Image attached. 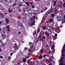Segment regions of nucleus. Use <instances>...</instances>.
Segmentation results:
<instances>
[{"label":"nucleus","mask_w":65,"mask_h":65,"mask_svg":"<svg viewBox=\"0 0 65 65\" xmlns=\"http://www.w3.org/2000/svg\"><path fill=\"white\" fill-rule=\"evenodd\" d=\"M29 22V26L34 25L35 24V21L34 20H32L31 19H30Z\"/></svg>","instance_id":"f257e3e1"},{"label":"nucleus","mask_w":65,"mask_h":65,"mask_svg":"<svg viewBox=\"0 0 65 65\" xmlns=\"http://www.w3.org/2000/svg\"><path fill=\"white\" fill-rule=\"evenodd\" d=\"M13 47L15 50H18L19 48V47L18 46L17 43H15Z\"/></svg>","instance_id":"f03ea898"},{"label":"nucleus","mask_w":65,"mask_h":65,"mask_svg":"<svg viewBox=\"0 0 65 65\" xmlns=\"http://www.w3.org/2000/svg\"><path fill=\"white\" fill-rule=\"evenodd\" d=\"M56 19L57 21H60L62 20V17L60 16H58L57 17Z\"/></svg>","instance_id":"7ed1b4c3"},{"label":"nucleus","mask_w":65,"mask_h":65,"mask_svg":"<svg viewBox=\"0 0 65 65\" xmlns=\"http://www.w3.org/2000/svg\"><path fill=\"white\" fill-rule=\"evenodd\" d=\"M28 48L25 47L24 48V50L23 52V53H24L25 54V53H27V52H28L27 51H28Z\"/></svg>","instance_id":"20e7f679"},{"label":"nucleus","mask_w":65,"mask_h":65,"mask_svg":"<svg viewBox=\"0 0 65 65\" xmlns=\"http://www.w3.org/2000/svg\"><path fill=\"white\" fill-rule=\"evenodd\" d=\"M7 30L8 31H10V29H9V25H8L7 26Z\"/></svg>","instance_id":"39448f33"},{"label":"nucleus","mask_w":65,"mask_h":65,"mask_svg":"<svg viewBox=\"0 0 65 65\" xmlns=\"http://www.w3.org/2000/svg\"><path fill=\"white\" fill-rule=\"evenodd\" d=\"M49 61L50 62V63H51V62H52V61H53L52 60V59H51V58H53V57L52 56H50V57H49Z\"/></svg>","instance_id":"423d86ee"},{"label":"nucleus","mask_w":65,"mask_h":65,"mask_svg":"<svg viewBox=\"0 0 65 65\" xmlns=\"http://www.w3.org/2000/svg\"><path fill=\"white\" fill-rule=\"evenodd\" d=\"M16 4H17V3L15 2H12V5L13 6L16 5Z\"/></svg>","instance_id":"0eeeda50"},{"label":"nucleus","mask_w":65,"mask_h":65,"mask_svg":"<svg viewBox=\"0 0 65 65\" xmlns=\"http://www.w3.org/2000/svg\"><path fill=\"white\" fill-rule=\"evenodd\" d=\"M54 13L55 14H57L58 13V10L57 9H56L55 10V11H54Z\"/></svg>","instance_id":"6e6552de"},{"label":"nucleus","mask_w":65,"mask_h":65,"mask_svg":"<svg viewBox=\"0 0 65 65\" xmlns=\"http://www.w3.org/2000/svg\"><path fill=\"white\" fill-rule=\"evenodd\" d=\"M50 10L49 11H48L46 14L45 15H47L50 13Z\"/></svg>","instance_id":"1a4fd4ad"},{"label":"nucleus","mask_w":65,"mask_h":65,"mask_svg":"<svg viewBox=\"0 0 65 65\" xmlns=\"http://www.w3.org/2000/svg\"><path fill=\"white\" fill-rule=\"evenodd\" d=\"M0 16H1L3 18H4V15L3 13L0 14Z\"/></svg>","instance_id":"9d476101"},{"label":"nucleus","mask_w":65,"mask_h":65,"mask_svg":"<svg viewBox=\"0 0 65 65\" xmlns=\"http://www.w3.org/2000/svg\"><path fill=\"white\" fill-rule=\"evenodd\" d=\"M45 34L46 35H47V36H49V34L48 33V32H47V31L45 32Z\"/></svg>","instance_id":"9b49d317"},{"label":"nucleus","mask_w":65,"mask_h":65,"mask_svg":"<svg viewBox=\"0 0 65 65\" xmlns=\"http://www.w3.org/2000/svg\"><path fill=\"white\" fill-rule=\"evenodd\" d=\"M45 9L44 8H42V9L41 10V11L42 12H44Z\"/></svg>","instance_id":"f8f14e48"},{"label":"nucleus","mask_w":65,"mask_h":65,"mask_svg":"<svg viewBox=\"0 0 65 65\" xmlns=\"http://www.w3.org/2000/svg\"><path fill=\"white\" fill-rule=\"evenodd\" d=\"M6 21L7 22V23H9V20L7 18H6L5 19Z\"/></svg>","instance_id":"ddd939ff"},{"label":"nucleus","mask_w":65,"mask_h":65,"mask_svg":"<svg viewBox=\"0 0 65 65\" xmlns=\"http://www.w3.org/2000/svg\"><path fill=\"white\" fill-rule=\"evenodd\" d=\"M30 56H31V55H30V54H28V56H26L25 57V58L26 59H28V58H29V57H30Z\"/></svg>","instance_id":"4468645a"},{"label":"nucleus","mask_w":65,"mask_h":65,"mask_svg":"<svg viewBox=\"0 0 65 65\" xmlns=\"http://www.w3.org/2000/svg\"><path fill=\"white\" fill-rule=\"evenodd\" d=\"M41 37H42V35H41V34L40 33V34L39 36L38 37V38H41Z\"/></svg>","instance_id":"2eb2a0df"},{"label":"nucleus","mask_w":65,"mask_h":65,"mask_svg":"<svg viewBox=\"0 0 65 65\" xmlns=\"http://www.w3.org/2000/svg\"><path fill=\"white\" fill-rule=\"evenodd\" d=\"M1 9L3 11H5V9L4 8H1Z\"/></svg>","instance_id":"dca6fc26"},{"label":"nucleus","mask_w":65,"mask_h":65,"mask_svg":"<svg viewBox=\"0 0 65 65\" xmlns=\"http://www.w3.org/2000/svg\"><path fill=\"white\" fill-rule=\"evenodd\" d=\"M57 3V1L54 2V6L56 5V3Z\"/></svg>","instance_id":"f3484780"},{"label":"nucleus","mask_w":65,"mask_h":65,"mask_svg":"<svg viewBox=\"0 0 65 65\" xmlns=\"http://www.w3.org/2000/svg\"><path fill=\"white\" fill-rule=\"evenodd\" d=\"M57 34H56L54 36V38L56 39V38H57Z\"/></svg>","instance_id":"a211bd4d"},{"label":"nucleus","mask_w":65,"mask_h":65,"mask_svg":"<svg viewBox=\"0 0 65 65\" xmlns=\"http://www.w3.org/2000/svg\"><path fill=\"white\" fill-rule=\"evenodd\" d=\"M26 61V59L24 58L23 59V62H25Z\"/></svg>","instance_id":"6ab92c4d"},{"label":"nucleus","mask_w":65,"mask_h":65,"mask_svg":"<svg viewBox=\"0 0 65 65\" xmlns=\"http://www.w3.org/2000/svg\"><path fill=\"white\" fill-rule=\"evenodd\" d=\"M3 31H6V29H6V28L4 27H3Z\"/></svg>","instance_id":"aec40b11"},{"label":"nucleus","mask_w":65,"mask_h":65,"mask_svg":"<svg viewBox=\"0 0 65 65\" xmlns=\"http://www.w3.org/2000/svg\"><path fill=\"white\" fill-rule=\"evenodd\" d=\"M64 22H65V20H62L61 22L62 23V24H64Z\"/></svg>","instance_id":"412c9836"},{"label":"nucleus","mask_w":65,"mask_h":65,"mask_svg":"<svg viewBox=\"0 0 65 65\" xmlns=\"http://www.w3.org/2000/svg\"><path fill=\"white\" fill-rule=\"evenodd\" d=\"M8 11L9 12H11V9H9L8 10Z\"/></svg>","instance_id":"4be33fe9"},{"label":"nucleus","mask_w":65,"mask_h":65,"mask_svg":"<svg viewBox=\"0 0 65 65\" xmlns=\"http://www.w3.org/2000/svg\"><path fill=\"white\" fill-rule=\"evenodd\" d=\"M46 29V27H45V26H43V30H45Z\"/></svg>","instance_id":"5701e85b"},{"label":"nucleus","mask_w":65,"mask_h":65,"mask_svg":"<svg viewBox=\"0 0 65 65\" xmlns=\"http://www.w3.org/2000/svg\"><path fill=\"white\" fill-rule=\"evenodd\" d=\"M18 26H21L22 25L20 23H19L18 24Z\"/></svg>","instance_id":"b1692460"},{"label":"nucleus","mask_w":65,"mask_h":65,"mask_svg":"<svg viewBox=\"0 0 65 65\" xmlns=\"http://www.w3.org/2000/svg\"><path fill=\"white\" fill-rule=\"evenodd\" d=\"M10 58H11V56H9V57L8 58V60H10Z\"/></svg>","instance_id":"393cba45"},{"label":"nucleus","mask_w":65,"mask_h":65,"mask_svg":"<svg viewBox=\"0 0 65 65\" xmlns=\"http://www.w3.org/2000/svg\"><path fill=\"white\" fill-rule=\"evenodd\" d=\"M49 53L50 54H52V55L53 56V53L52 52L51 53L50 52H49Z\"/></svg>","instance_id":"a878e982"},{"label":"nucleus","mask_w":65,"mask_h":65,"mask_svg":"<svg viewBox=\"0 0 65 65\" xmlns=\"http://www.w3.org/2000/svg\"><path fill=\"white\" fill-rule=\"evenodd\" d=\"M2 45L3 46V47H4V46H5V44L4 43H2Z\"/></svg>","instance_id":"bb28decb"},{"label":"nucleus","mask_w":65,"mask_h":65,"mask_svg":"<svg viewBox=\"0 0 65 65\" xmlns=\"http://www.w3.org/2000/svg\"><path fill=\"white\" fill-rule=\"evenodd\" d=\"M54 48H55V46H54V45H53L52 47V49H54Z\"/></svg>","instance_id":"cd10ccee"},{"label":"nucleus","mask_w":65,"mask_h":65,"mask_svg":"<svg viewBox=\"0 0 65 65\" xmlns=\"http://www.w3.org/2000/svg\"><path fill=\"white\" fill-rule=\"evenodd\" d=\"M43 49H42L40 51V52H41V53H43Z\"/></svg>","instance_id":"c85d7f7f"},{"label":"nucleus","mask_w":65,"mask_h":65,"mask_svg":"<svg viewBox=\"0 0 65 65\" xmlns=\"http://www.w3.org/2000/svg\"><path fill=\"white\" fill-rule=\"evenodd\" d=\"M42 58V56L41 55H40L39 57V58L40 59Z\"/></svg>","instance_id":"c756f323"},{"label":"nucleus","mask_w":65,"mask_h":65,"mask_svg":"<svg viewBox=\"0 0 65 65\" xmlns=\"http://www.w3.org/2000/svg\"><path fill=\"white\" fill-rule=\"evenodd\" d=\"M7 23H6V22H5V23H4V25H6Z\"/></svg>","instance_id":"7c9ffc66"},{"label":"nucleus","mask_w":65,"mask_h":65,"mask_svg":"<svg viewBox=\"0 0 65 65\" xmlns=\"http://www.w3.org/2000/svg\"><path fill=\"white\" fill-rule=\"evenodd\" d=\"M0 58L1 59H3V57L2 56H0Z\"/></svg>","instance_id":"2f4dec72"},{"label":"nucleus","mask_w":65,"mask_h":65,"mask_svg":"<svg viewBox=\"0 0 65 65\" xmlns=\"http://www.w3.org/2000/svg\"><path fill=\"white\" fill-rule=\"evenodd\" d=\"M32 44V43L31 42H29V45H31Z\"/></svg>","instance_id":"473e14b6"},{"label":"nucleus","mask_w":65,"mask_h":65,"mask_svg":"<svg viewBox=\"0 0 65 65\" xmlns=\"http://www.w3.org/2000/svg\"><path fill=\"white\" fill-rule=\"evenodd\" d=\"M13 55V53H11L10 54V56H12Z\"/></svg>","instance_id":"72a5a7b5"},{"label":"nucleus","mask_w":65,"mask_h":65,"mask_svg":"<svg viewBox=\"0 0 65 65\" xmlns=\"http://www.w3.org/2000/svg\"><path fill=\"white\" fill-rule=\"evenodd\" d=\"M52 21H53V19H51L50 21V22H52Z\"/></svg>","instance_id":"f704fd0d"},{"label":"nucleus","mask_w":65,"mask_h":65,"mask_svg":"<svg viewBox=\"0 0 65 65\" xmlns=\"http://www.w3.org/2000/svg\"><path fill=\"white\" fill-rule=\"evenodd\" d=\"M38 33H39V32H40V29H38Z\"/></svg>","instance_id":"c9c22d12"},{"label":"nucleus","mask_w":65,"mask_h":65,"mask_svg":"<svg viewBox=\"0 0 65 65\" xmlns=\"http://www.w3.org/2000/svg\"><path fill=\"white\" fill-rule=\"evenodd\" d=\"M40 40L41 41H43V39L42 38H41L40 39Z\"/></svg>","instance_id":"e433bc0d"},{"label":"nucleus","mask_w":65,"mask_h":65,"mask_svg":"<svg viewBox=\"0 0 65 65\" xmlns=\"http://www.w3.org/2000/svg\"><path fill=\"white\" fill-rule=\"evenodd\" d=\"M52 17H54V14H52Z\"/></svg>","instance_id":"4c0bfd02"},{"label":"nucleus","mask_w":65,"mask_h":65,"mask_svg":"<svg viewBox=\"0 0 65 65\" xmlns=\"http://www.w3.org/2000/svg\"><path fill=\"white\" fill-rule=\"evenodd\" d=\"M32 8H35V6H34V5L32 6Z\"/></svg>","instance_id":"58836bf2"},{"label":"nucleus","mask_w":65,"mask_h":65,"mask_svg":"<svg viewBox=\"0 0 65 65\" xmlns=\"http://www.w3.org/2000/svg\"><path fill=\"white\" fill-rule=\"evenodd\" d=\"M34 46L33 45H32L31 47V48H33Z\"/></svg>","instance_id":"ea45409f"},{"label":"nucleus","mask_w":65,"mask_h":65,"mask_svg":"<svg viewBox=\"0 0 65 65\" xmlns=\"http://www.w3.org/2000/svg\"><path fill=\"white\" fill-rule=\"evenodd\" d=\"M63 20H65V15H64L63 18Z\"/></svg>","instance_id":"a19ab883"},{"label":"nucleus","mask_w":65,"mask_h":65,"mask_svg":"<svg viewBox=\"0 0 65 65\" xmlns=\"http://www.w3.org/2000/svg\"><path fill=\"white\" fill-rule=\"evenodd\" d=\"M46 57V55H43V57L44 58H45Z\"/></svg>","instance_id":"79ce46f5"},{"label":"nucleus","mask_w":65,"mask_h":65,"mask_svg":"<svg viewBox=\"0 0 65 65\" xmlns=\"http://www.w3.org/2000/svg\"><path fill=\"white\" fill-rule=\"evenodd\" d=\"M33 19H34L35 20V17H34V16H33Z\"/></svg>","instance_id":"37998d69"},{"label":"nucleus","mask_w":65,"mask_h":65,"mask_svg":"<svg viewBox=\"0 0 65 65\" xmlns=\"http://www.w3.org/2000/svg\"><path fill=\"white\" fill-rule=\"evenodd\" d=\"M26 4L27 5L29 6V3H26Z\"/></svg>","instance_id":"c03bdc74"},{"label":"nucleus","mask_w":65,"mask_h":65,"mask_svg":"<svg viewBox=\"0 0 65 65\" xmlns=\"http://www.w3.org/2000/svg\"><path fill=\"white\" fill-rule=\"evenodd\" d=\"M50 11H53V9H50Z\"/></svg>","instance_id":"a18cd8bd"},{"label":"nucleus","mask_w":65,"mask_h":65,"mask_svg":"<svg viewBox=\"0 0 65 65\" xmlns=\"http://www.w3.org/2000/svg\"><path fill=\"white\" fill-rule=\"evenodd\" d=\"M41 64H42V65H43L44 64L43 63V62H42L41 63Z\"/></svg>","instance_id":"49530a36"},{"label":"nucleus","mask_w":65,"mask_h":65,"mask_svg":"<svg viewBox=\"0 0 65 65\" xmlns=\"http://www.w3.org/2000/svg\"><path fill=\"white\" fill-rule=\"evenodd\" d=\"M2 24V21H0V25Z\"/></svg>","instance_id":"de8ad7c7"},{"label":"nucleus","mask_w":65,"mask_h":65,"mask_svg":"<svg viewBox=\"0 0 65 65\" xmlns=\"http://www.w3.org/2000/svg\"><path fill=\"white\" fill-rule=\"evenodd\" d=\"M27 62L28 63H30V62L29 61H28Z\"/></svg>","instance_id":"09e8293b"},{"label":"nucleus","mask_w":65,"mask_h":65,"mask_svg":"<svg viewBox=\"0 0 65 65\" xmlns=\"http://www.w3.org/2000/svg\"><path fill=\"white\" fill-rule=\"evenodd\" d=\"M18 34H21V32H18Z\"/></svg>","instance_id":"8fccbe9b"},{"label":"nucleus","mask_w":65,"mask_h":65,"mask_svg":"<svg viewBox=\"0 0 65 65\" xmlns=\"http://www.w3.org/2000/svg\"><path fill=\"white\" fill-rule=\"evenodd\" d=\"M37 1H39L40 0H35Z\"/></svg>","instance_id":"3c124183"},{"label":"nucleus","mask_w":65,"mask_h":65,"mask_svg":"<svg viewBox=\"0 0 65 65\" xmlns=\"http://www.w3.org/2000/svg\"><path fill=\"white\" fill-rule=\"evenodd\" d=\"M2 30V29L1 28H0V31H1Z\"/></svg>","instance_id":"603ef678"},{"label":"nucleus","mask_w":65,"mask_h":65,"mask_svg":"<svg viewBox=\"0 0 65 65\" xmlns=\"http://www.w3.org/2000/svg\"><path fill=\"white\" fill-rule=\"evenodd\" d=\"M1 52V49L0 48V52Z\"/></svg>","instance_id":"864d4df0"},{"label":"nucleus","mask_w":65,"mask_h":65,"mask_svg":"<svg viewBox=\"0 0 65 65\" xmlns=\"http://www.w3.org/2000/svg\"><path fill=\"white\" fill-rule=\"evenodd\" d=\"M59 32H60V31L59 30H58V33H59Z\"/></svg>","instance_id":"5fc2aeb1"},{"label":"nucleus","mask_w":65,"mask_h":65,"mask_svg":"<svg viewBox=\"0 0 65 65\" xmlns=\"http://www.w3.org/2000/svg\"><path fill=\"white\" fill-rule=\"evenodd\" d=\"M25 18H26V17H23V19H25Z\"/></svg>","instance_id":"6e6d98bb"},{"label":"nucleus","mask_w":65,"mask_h":65,"mask_svg":"<svg viewBox=\"0 0 65 65\" xmlns=\"http://www.w3.org/2000/svg\"><path fill=\"white\" fill-rule=\"evenodd\" d=\"M43 38H45V37H44V36H43Z\"/></svg>","instance_id":"4d7b16f0"},{"label":"nucleus","mask_w":65,"mask_h":65,"mask_svg":"<svg viewBox=\"0 0 65 65\" xmlns=\"http://www.w3.org/2000/svg\"><path fill=\"white\" fill-rule=\"evenodd\" d=\"M34 34H36V32H34Z\"/></svg>","instance_id":"13d9d810"},{"label":"nucleus","mask_w":65,"mask_h":65,"mask_svg":"<svg viewBox=\"0 0 65 65\" xmlns=\"http://www.w3.org/2000/svg\"><path fill=\"white\" fill-rule=\"evenodd\" d=\"M37 11V12H38V10H37V11Z\"/></svg>","instance_id":"bf43d9fd"},{"label":"nucleus","mask_w":65,"mask_h":65,"mask_svg":"<svg viewBox=\"0 0 65 65\" xmlns=\"http://www.w3.org/2000/svg\"><path fill=\"white\" fill-rule=\"evenodd\" d=\"M24 65H27L26 64H25V63H24Z\"/></svg>","instance_id":"052dcab7"},{"label":"nucleus","mask_w":65,"mask_h":65,"mask_svg":"<svg viewBox=\"0 0 65 65\" xmlns=\"http://www.w3.org/2000/svg\"><path fill=\"white\" fill-rule=\"evenodd\" d=\"M64 5H65V2L64 3Z\"/></svg>","instance_id":"680f3d73"},{"label":"nucleus","mask_w":65,"mask_h":65,"mask_svg":"<svg viewBox=\"0 0 65 65\" xmlns=\"http://www.w3.org/2000/svg\"><path fill=\"white\" fill-rule=\"evenodd\" d=\"M4 14H7V13H5Z\"/></svg>","instance_id":"e2e57ef3"},{"label":"nucleus","mask_w":65,"mask_h":65,"mask_svg":"<svg viewBox=\"0 0 65 65\" xmlns=\"http://www.w3.org/2000/svg\"><path fill=\"white\" fill-rule=\"evenodd\" d=\"M62 27V26H60V27Z\"/></svg>","instance_id":"0e129e2a"},{"label":"nucleus","mask_w":65,"mask_h":65,"mask_svg":"<svg viewBox=\"0 0 65 65\" xmlns=\"http://www.w3.org/2000/svg\"><path fill=\"white\" fill-rule=\"evenodd\" d=\"M49 65H52V64H49Z\"/></svg>","instance_id":"69168bd1"},{"label":"nucleus","mask_w":65,"mask_h":65,"mask_svg":"<svg viewBox=\"0 0 65 65\" xmlns=\"http://www.w3.org/2000/svg\"><path fill=\"white\" fill-rule=\"evenodd\" d=\"M63 6L64 7H65V6Z\"/></svg>","instance_id":"338daca9"},{"label":"nucleus","mask_w":65,"mask_h":65,"mask_svg":"<svg viewBox=\"0 0 65 65\" xmlns=\"http://www.w3.org/2000/svg\"><path fill=\"white\" fill-rule=\"evenodd\" d=\"M19 45H20V44H19Z\"/></svg>","instance_id":"774afa93"}]
</instances>
